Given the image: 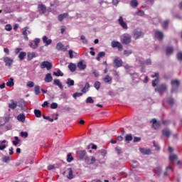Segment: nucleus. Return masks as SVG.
<instances>
[{"label":"nucleus","instance_id":"obj_1","mask_svg":"<svg viewBox=\"0 0 182 182\" xmlns=\"http://www.w3.org/2000/svg\"><path fill=\"white\" fill-rule=\"evenodd\" d=\"M171 93H176L178 91V87H180V80H172L171 82Z\"/></svg>","mask_w":182,"mask_h":182},{"label":"nucleus","instance_id":"obj_2","mask_svg":"<svg viewBox=\"0 0 182 182\" xmlns=\"http://www.w3.org/2000/svg\"><path fill=\"white\" fill-rule=\"evenodd\" d=\"M113 63L114 65V68H122L123 66V60L120 59L119 57H115L114 59Z\"/></svg>","mask_w":182,"mask_h":182},{"label":"nucleus","instance_id":"obj_3","mask_svg":"<svg viewBox=\"0 0 182 182\" xmlns=\"http://www.w3.org/2000/svg\"><path fill=\"white\" fill-rule=\"evenodd\" d=\"M41 69H45L46 68L47 70H50L52 69V63L48 61H44L41 64Z\"/></svg>","mask_w":182,"mask_h":182},{"label":"nucleus","instance_id":"obj_4","mask_svg":"<svg viewBox=\"0 0 182 182\" xmlns=\"http://www.w3.org/2000/svg\"><path fill=\"white\" fill-rule=\"evenodd\" d=\"M112 48H117L118 50H123V46L119 41H112L111 43Z\"/></svg>","mask_w":182,"mask_h":182},{"label":"nucleus","instance_id":"obj_5","mask_svg":"<svg viewBox=\"0 0 182 182\" xmlns=\"http://www.w3.org/2000/svg\"><path fill=\"white\" fill-rule=\"evenodd\" d=\"M85 161L87 164H95L96 159L94 156H87L85 158Z\"/></svg>","mask_w":182,"mask_h":182},{"label":"nucleus","instance_id":"obj_6","mask_svg":"<svg viewBox=\"0 0 182 182\" xmlns=\"http://www.w3.org/2000/svg\"><path fill=\"white\" fill-rule=\"evenodd\" d=\"M4 63H6V66H9V68H11V66H12V63H14V59L9 57H4Z\"/></svg>","mask_w":182,"mask_h":182},{"label":"nucleus","instance_id":"obj_7","mask_svg":"<svg viewBox=\"0 0 182 182\" xmlns=\"http://www.w3.org/2000/svg\"><path fill=\"white\" fill-rule=\"evenodd\" d=\"M123 38L122 43L124 45H129L132 42V36L130 35H124Z\"/></svg>","mask_w":182,"mask_h":182},{"label":"nucleus","instance_id":"obj_8","mask_svg":"<svg viewBox=\"0 0 182 182\" xmlns=\"http://www.w3.org/2000/svg\"><path fill=\"white\" fill-rule=\"evenodd\" d=\"M118 22L120 25V26H122V28L123 29H128L127 27V23H126V22H124V21H123V16H119V19H118Z\"/></svg>","mask_w":182,"mask_h":182},{"label":"nucleus","instance_id":"obj_9","mask_svg":"<svg viewBox=\"0 0 182 182\" xmlns=\"http://www.w3.org/2000/svg\"><path fill=\"white\" fill-rule=\"evenodd\" d=\"M57 50H62L63 52H66L68 50V47H65V46L62 43H58L56 45Z\"/></svg>","mask_w":182,"mask_h":182},{"label":"nucleus","instance_id":"obj_10","mask_svg":"<svg viewBox=\"0 0 182 182\" xmlns=\"http://www.w3.org/2000/svg\"><path fill=\"white\" fill-rule=\"evenodd\" d=\"M162 135L164 137H166V139L170 138V136H171V131H170L168 129H164L162 130Z\"/></svg>","mask_w":182,"mask_h":182},{"label":"nucleus","instance_id":"obj_11","mask_svg":"<svg viewBox=\"0 0 182 182\" xmlns=\"http://www.w3.org/2000/svg\"><path fill=\"white\" fill-rule=\"evenodd\" d=\"M144 35L141 31L135 30L134 31V39H139V38H141Z\"/></svg>","mask_w":182,"mask_h":182},{"label":"nucleus","instance_id":"obj_12","mask_svg":"<svg viewBox=\"0 0 182 182\" xmlns=\"http://www.w3.org/2000/svg\"><path fill=\"white\" fill-rule=\"evenodd\" d=\"M150 123H152V128L155 129V130L160 127V124L157 122L156 119H151Z\"/></svg>","mask_w":182,"mask_h":182},{"label":"nucleus","instance_id":"obj_13","mask_svg":"<svg viewBox=\"0 0 182 182\" xmlns=\"http://www.w3.org/2000/svg\"><path fill=\"white\" fill-rule=\"evenodd\" d=\"M28 29H29V27L28 26L22 28V35L24 37L25 41H29V38H28Z\"/></svg>","mask_w":182,"mask_h":182},{"label":"nucleus","instance_id":"obj_14","mask_svg":"<svg viewBox=\"0 0 182 182\" xmlns=\"http://www.w3.org/2000/svg\"><path fill=\"white\" fill-rule=\"evenodd\" d=\"M139 151L144 156H149V154H151V150L149 149L140 148Z\"/></svg>","mask_w":182,"mask_h":182},{"label":"nucleus","instance_id":"obj_15","mask_svg":"<svg viewBox=\"0 0 182 182\" xmlns=\"http://www.w3.org/2000/svg\"><path fill=\"white\" fill-rule=\"evenodd\" d=\"M44 80L46 83H50V82H52V80H53V77H52V74L47 73L44 78Z\"/></svg>","mask_w":182,"mask_h":182},{"label":"nucleus","instance_id":"obj_16","mask_svg":"<svg viewBox=\"0 0 182 182\" xmlns=\"http://www.w3.org/2000/svg\"><path fill=\"white\" fill-rule=\"evenodd\" d=\"M11 103L9 104V107L12 110H14V109H16V107H18V103L16 101H14V100H11Z\"/></svg>","mask_w":182,"mask_h":182},{"label":"nucleus","instance_id":"obj_17","mask_svg":"<svg viewBox=\"0 0 182 182\" xmlns=\"http://www.w3.org/2000/svg\"><path fill=\"white\" fill-rule=\"evenodd\" d=\"M38 8L40 14H46V6L44 4H39Z\"/></svg>","mask_w":182,"mask_h":182},{"label":"nucleus","instance_id":"obj_18","mask_svg":"<svg viewBox=\"0 0 182 182\" xmlns=\"http://www.w3.org/2000/svg\"><path fill=\"white\" fill-rule=\"evenodd\" d=\"M53 85H55V86H58V87L61 90H63V85H62V82H60V80L58 79H55L53 81Z\"/></svg>","mask_w":182,"mask_h":182},{"label":"nucleus","instance_id":"obj_19","mask_svg":"<svg viewBox=\"0 0 182 182\" xmlns=\"http://www.w3.org/2000/svg\"><path fill=\"white\" fill-rule=\"evenodd\" d=\"M103 80H104L105 83H109V85H112L113 78H112V77H110V75H107L105 76V77L103 78Z\"/></svg>","mask_w":182,"mask_h":182},{"label":"nucleus","instance_id":"obj_20","mask_svg":"<svg viewBox=\"0 0 182 182\" xmlns=\"http://www.w3.org/2000/svg\"><path fill=\"white\" fill-rule=\"evenodd\" d=\"M78 156L80 160H83L85 157L86 156V151L85 150H81L78 151Z\"/></svg>","mask_w":182,"mask_h":182},{"label":"nucleus","instance_id":"obj_21","mask_svg":"<svg viewBox=\"0 0 182 182\" xmlns=\"http://www.w3.org/2000/svg\"><path fill=\"white\" fill-rule=\"evenodd\" d=\"M166 171L164 173V176H165L166 177L168 176V173H173V171H174L173 170V168L170 166H167L166 168Z\"/></svg>","mask_w":182,"mask_h":182},{"label":"nucleus","instance_id":"obj_22","mask_svg":"<svg viewBox=\"0 0 182 182\" xmlns=\"http://www.w3.org/2000/svg\"><path fill=\"white\" fill-rule=\"evenodd\" d=\"M178 157L177 156V155L174 154H172L169 156V160L173 164H174V162L176 161V160H178Z\"/></svg>","mask_w":182,"mask_h":182},{"label":"nucleus","instance_id":"obj_23","mask_svg":"<svg viewBox=\"0 0 182 182\" xmlns=\"http://www.w3.org/2000/svg\"><path fill=\"white\" fill-rule=\"evenodd\" d=\"M68 69L70 70V72H75L76 71V64L73 63H70L68 65Z\"/></svg>","mask_w":182,"mask_h":182},{"label":"nucleus","instance_id":"obj_24","mask_svg":"<svg viewBox=\"0 0 182 182\" xmlns=\"http://www.w3.org/2000/svg\"><path fill=\"white\" fill-rule=\"evenodd\" d=\"M77 68L80 70H85V69H86V64H83L82 61H80L77 63Z\"/></svg>","mask_w":182,"mask_h":182},{"label":"nucleus","instance_id":"obj_25","mask_svg":"<svg viewBox=\"0 0 182 182\" xmlns=\"http://www.w3.org/2000/svg\"><path fill=\"white\" fill-rule=\"evenodd\" d=\"M6 86H8V87H12V86L15 85V82H14V78L12 77L9 78L6 82Z\"/></svg>","mask_w":182,"mask_h":182},{"label":"nucleus","instance_id":"obj_26","mask_svg":"<svg viewBox=\"0 0 182 182\" xmlns=\"http://www.w3.org/2000/svg\"><path fill=\"white\" fill-rule=\"evenodd\" d=\"M173 52H174V48L173 47H167L166 48V55L170 56V55H173Z\"/></svg>","mask_w":182,"mask_h":182},{"label":"nucleus","instance_id":"obj_27","mask_svg":"<svg viewBox=\"0 0 182 182\" xmlns=\"http://www.w3.org/2000/svg\"><path fill=\"white\" fill-rule=\"evenodd\" d=\"M33 58H36V54L35 53H27V60H32Z\"/></svg>","mask_w":182,"mask_h":182},{"label":"nucleus","instance_id":"obj_28","mask_svg":"<svg viewBox=\"0 0 182 182\" xmlns=\"http://www.w3.org/2000/svg\"><path fill=\"white\" fill-rule=\"evenodd\" d=\"M68 16H69V14H68V13H64L63 14H60V15H58V21L60 22H62V21H63L64 18H68Z\"/></svg>","mask_w":182,"mask_h":182},{"label":"nucleus","instance_id":"obj_29","mask_svg":"<svg viewBox=\"0 0 182 182\" xmlns=\"http://www.w3.org/2000/svg\"><path fill=\"white\" fill-rule=\"evenodd\" d=\"M168 89L166 84H161L160 85V93H164Z\"/></svg>","mask_w":182,"mask_h":182},{"label":"nucleus","instance_id":"obj_30","mask_svg":"<svg viewBox=\"0 0 182 182\" xmlns=\"http://www.w3.org/2000/svg\"><path fill=\"white\" fill-rule=\"evenodd\" d=\"M106 56V53L102 51L100 52L96 58V60L100 61L102 58H105Z\"/></svg>","mask_w":182,"mask_h":182},{"label":"nucleus","instance_id":"obj_31","mask_svg":"<svg viewBox=\"0 0 182 182\" xmlns=\"http://www.w3.org/2000/svg\"><path fill=\"white\" fill-rule=\"evenodd\" d=\"M43 42L46 43V45L48 46V45H50V43H52V40L50 39L48 40V37L46 36H44L43 37Z\"/></svg>","mask_w":182,"mask_h":182},{"label":"nucleus","instance_id":"obj_32","mask_svg":"<svg viewBox=\"0 0 182 182\" xmlns=\"http://www.w3.org/2000/svg\"><path fill=\"white\" fill-rule=\"evenodd\" d=\"M130 6L132 8H137V6H139V1H137V0H132L130 1Z\"/></svg>","mask_w":182,"mask_h":182},{"label":"nucleus","instance_id":"obj_33","mask_svg":"<svg viewBox=\"0 0 182 182\" xmlns=\"http://www.w3.org/2000/svg\"><path fill=\"white\" fill-rule=\"evenodd\" d=\"M34 93L36 95V96H39V95H41V87L39 85L35 86Z\"/></svg>","mask_w":182,"mask_h":182},{"label":"nucleus","instance_id":"obj_34","mask_svg":"<svg viewBox=\"0 0 182 182\" xmlns=\"http://www.w3.org/2000/svg\"><path fill=\"white\" fill-rule=\"evenodd\" d=\"M5 143H6V140H3V141H0V150H5L6 147V144H5Z\"/></svg>","mask_w":182,"mask_h":182},{"label":"nucleus","instance_id":"obj_35","mask_svg":"<svg viewBox=\"0 0 182 182\" xmlns=\"http://www.w3.org/2000/svg\"><path fill=\"white\" fill-rule=\"evenodd\" d=\"M168 23H170V21L168 20L164 21V23L161 24L163 29L166 31L167 28H168Z\"/></svg>","mask_w":182,"mask_h":182},{"label":"nucleus","instance_id":"obj_36","mask_svg":"<svg viewBox=\"0 0 182 182\" xmlns=\"http://www.w3.org/2000/svg\"><path fill=\"white\" fill-rule=\"evenodd\" d=\"M17 106L18 107H23L25 106V100L23 99H21L17 102Z\"/></svg>","mask_w":182,"mask_h":182},{"label":"nucleus","instance_id":"obj_37","mask_svg":"<svg viewBox=\"0 0 182 182\" xmlns=\"http://www.w3.org/2000/svg\"><path fill=\"white\" fill-rule=\"evenodd\" d=\"M25 119H26V117H25V114H20L17 116V120H18L19 122H25Z\"/></svg>","mask_w":182,"mask_h":182},{"label":"nucleus","instance_id":"obj_38","mask_svg":"<svg viewBox=\"0 0 182 182\" xmlns=\"http://www.w3.org/2000/svg\"><path fill=\"white\" fill-rule=\"evenodd\" d=\"M66 84L68 85V87H70L71 86L75 85V81L70 78H68L67 80Z\"/></svg>","mask_w":182,"mask_h":182},{"label":"nucleus","instance_id":"obj_39","mask_svg":"<svg viewBox=\"0 0 182 182\" xmlns=\"http://www.w3.org/2000/svg\"><path fill=\"white\" fill-rule=\"evenodd\" d=\"M68 170L69 171L68 178H69L70 180H72V178H73V177H74L73 171H72V168H68Z\"/></svg>","mask_w":182,"mask_h":182},{"label":"nucleus","instance_id":"obj_40","mask_svg":"<svg viewBox=\"0 0 182 182\" xmlns=\"http://www.w3.org/2000/svg\"><path fill=\"white\" fill-rule=\"evenodd\" d=\"M166 103H168L169 106H173L174 105V99L173 97H168L166 100Z\"/></svg>","mask_w":182,"mask_h":182},{"label":"nucleus","instance_id":"obj_41","mask_svg":"<svg viewBox=\"0 0 182 182\" xmlns=\"http://www.w3.org/2000/svg\"><path fill=\"white\" fill-rule=\"evenodd\" d=\"M34 114H35L36 117H42V112L39 109H35Z\"/></svg>","mask_w":182,"mask_h":182},{"label":"nucleus","instance_id":"obj_42","mask_svg":"<svg viewBox=\"0 0 182 182\" xmlns=\"http://www.w3.org/2000/svg\"><path fill=\"white\" fill-rule=\"evenodd\" d=\"M132 140H133V136H132V134H127L125 136V141H127V143H129Z\"/></svg>","mask_w":182,"mask_h":182},{"label":"nucleus","instance_id":"obj_43","mask_svg":"<svg viewBox=\"0 0 182 182\" xmlns=\"http://www.w3.org/2000/svg\"><path fill=\"white\" fill-rule=\"evenodd\" d=\"M26 56V53L25 52H21L20 54L18 55V58L20 60H23Z\"/></svg>","mask_w":182,"mask_h":182},{"label":"nucleus","instance_id":"obj_44","mask_svg":"<svg viewBox=\"0 0 182 182\" xmlns=\"http://www.w3.org/2000/svg\"><path fill=\"white\" fill-rule=\"evenodd\" d=\"M67 161L68 163H71V161H73V156H72V154H68L67 156Z\"/></svg>","mask_w":182,"mask_h":182},{"label":"nucleus","instance_id":"obj_45","mask_svg":"<svg viewBox=\"0 0 182 182\" xmlns=\"http://www.w3.org/2000/svg\"><path fill=\"white\" fill-rule=\"evenodd\" d=\"M54 76H63V73L60 70H58L57 72L53 73Z\"/></svg>","mask_w":182,"mask_h":182},{"label":"nucleus","instance_id":"obj_46","mask_svg":"<svg viewBox=\"0 0 182 182\" xmlns=\"http://www.w3.org/2000/svg\"><path fill=\"white\" fill-rule=\"evenodd\" d=\"M159 78H156V79L152 81V86H153V87H156V86H157V85H159Z\"/></svg>","mask_w":182,"mask_h":182},{"label":"nucleus","instance_id":"obj_47","mask_svg":"<svg viewBox=\"0 0 182 182\" xmlns=\"http://www.w3.org/2000/svg\"><path fill=\"white\" fill-rule=\"evenodd\" d=\"M94 87H95L97 90H99V89H100V82L96 81L94 84Z\"/></svg>","mask_w":182,"mask_h":182},{"label":"nucleus","instance_id":"obj_48","mask_svg":"<svg viewBox=\"0 0 182 182\" xmlns=\"http://www.w3.org/2000/svg\"><path fill=\"white\" fill-rule=\"evenodd\" d=\"M132 53H133V51H132V50H124V55H125V56H130V55H132Z\"/></svg>","mask_w":182,"mask_h":182},{"label":"nucleus","instance_id":"obj_49","mask_svg":"<svg viewBox=\"0 0 182 182\" xmlns=\"http://www.w3.org/2000/svg\"><path fill=\"white\" fill-rule=\"evenodd\" d=\"M5 30L8 32H10V31H12V26L11 24H7L5 26Z\"/></svg>","mask_w":182,"mask_h":182},{"label":"nucleus","instance_id":"obj_50","mask_svg":"<svg viewBox=\"0 0 182 182\" xmlns=\"http://www.w3.org/2000/svg\"><path fill=\"white\" fill-rule=\"evenodd\" d=\"M20 135H21V137H23L24 139H26L28 136V134L26 132H21L20 133Z\"/></svg>","mask_w":182,"mask_h":182},{"label":"nucleus","instance_id":"obj_51","mask_svg":"<svg viewBox=\"0 0 182 182\" xmlns=\"http://www.w3.org/2000/svg\"><path fill=\"white\" fill-rule=\"evenodd\" d=\"M86 103H95V100H93L92 97H88L86 100Z\"/></svg>","mask_w":182,"mask_h":182},{"label":"nucleus","instance_id":"obj_52","mask_svg":"<svg viewBox=\"0 0 182 182\" xmlns=\"http://www.w3.org/2000/svg\"><path fill=\"white\" fill-rule=\"evenodd\" d=\"M40 42H41V39L39 38H36L34 40V45L36 46L35 48H38Z\"/></svg>","mask_w":182,"mask_h":182},{"label":"nucleus","instance_id":"obj_53","mask_svg":"<svg viewBox=\"0 0 182 182\" xmlns=\"http://www.w3.org/2000/svg\"><path fill=\"white\" fill-rule=\"evenodd\" d=\"M83 94L82 93H81V92H75V93H74L73 94V97L75 98V99H76V97H80V96H82Z\"/></svg>","mask_w":182,"mask_h":182},{"label":"nucleus","instance_id":"obj_54","mask_svg":"<svg viewBox=\"0 0 182 182\" xmlns=\"http://www.w3.org/2000/svg\"><path fill=\"white\" fill-rule=\"evenodd\" d=\"M50 109H58V103L56 102H53L50 105Z\"/></svg>","mask_w":182,"mask_h":182},{"label":"nucleus","instance_id":"obj_55","mask_svg":"<svg viewBox=\"0 0 182 182\" xmlns=\"http://www.w3.org/2000/svg\"><path fill=\"white\" fill-rule=\"evenodd\" d=\"M28 87H33L35 86V83L32 81H28L27 83Z\"/></svg>","mask_w":182,"mask_h":182},{"label":"nucleus","instance_id":"obj_56","mask_svg":"<svg viewBox=\"0 0 182 182\" xmlns=\"http://www.w3.org/2000/svg\"><path fill=\"white\" fill-rule=\"evenodd\" d=\"M115 151H117V154H122V148H120V146H117L115 148Z\"/></svg>","mask_w":182,"mask_h":182},{"label":"nucleus","instance_id":"obj_57","mask_svg":"<svg viewBox=\"0 0 182 182\" xmlns=\"http://www.w3.org/2000/svg\"><path fill=\"white\" fill-rule=\"evenodd\" d=\"M177 59L178 60L182 61V52H179L177 53Z\"/></svg>","mask_w":182,"mask_h":182},{"label":"nucleus","instance_id":"obj_58","mask_svg":"<svg viewBox=\"0 0 182 182\" xmlns=\"http://www.w3.org/2000/svg\"><path fill=\"white\" fill-rule=\"evenodd\" d=\"M155 38L156 39H158L159 41H160V31H156L155 33Z\"/></svg>","mask_w":182,"mask_h":182},{"label":"nucleus","instance_id":"obj_59","mask_svg":"<svg viewBox=\"0 0 182 182\" xmlns=\"http://www.w3.org/2000/svg\"><path fill=\"white\" fill-rule=\"evenodd\" d=\"M141 141V137H137V136L134 137V143H137V142Z\"/></svg>","mask_w":182,"mask_h":182},{"label":"nucleus","instance_id":"obj_60","mask_svg":"<svg viewBox=\"0 0 182 182\" xmlns=\"http://www.w3.org/2000/svg\"><path fill=\"white\" fill-rule=\"evenodd\" d=\"M81 41H82V43H87V40H86V37L85 36H81Z\"/></svg>","mask_w":182,"mask_h":182},{"label":"nucleus","instance_id":"obj_61","mask_svg":"<svg viewBox=\"0 0 182 182\" xmlns=\"http://www.w3.org/2000/svg\"><path fill=\"white\" fill-rule=\"evenodd\" d=\"M11 160V158H9V156H4L3 158V161L4 163H8V161H9Z\"/></svg>","mask_w":182,"mask_h":182},{"label":"nucleus","instance_id":"obj_62","mask_svg":"<svg viewBox=\"0 0 182 182\" xmlns=\"http://www.w3.org/2000/svg\"><path fill=\"white\" fill-rule=\"evenodd\" d=\"M92 73L95 77H99L100 75H99V72H97V70H93Z\"/></svg>","mask_w":182,"mask_h":182},{"label":"nucleus","instance_id":"obj_63","mask_svg":"<svg viewBox=\"0 0 182 182\" xmlns=\"http://www.w3.org/2000/svg\"><path fill=\"white\" fill-rule=\"evenodd\" d=\"M144 65H151V59H147L144 61Z\"/></svg>","mask_w":182,"mask_h":182},{"label":"nucleus","instance_id":"obj_64","mask_svg":"<svg viewBox=\"0 0 182 182\" xmlns=\"http://www.w3.org/2000/svg\"><path fill=\"white\" fill-rule=\"evenodd\" d=\"M137 15H139V16H144V11H141V10H139L138 11V12H136Z\"/></svg>","mask_w":182,"mask_h":182}]
</instances>
